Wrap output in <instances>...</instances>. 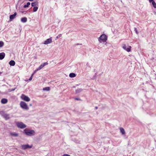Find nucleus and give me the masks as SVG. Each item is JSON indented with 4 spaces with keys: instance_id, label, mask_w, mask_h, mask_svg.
<instances>
[{
    "instance_id": "nucleus-1",
    "label": "nucleus",
    "mask_w": 156,
    "mask_h": 156,
    "mask_svg": "<svg viewBox=\"0 0 156 156\" xmlns=\"http://www.w3.org/2000/svg\"><path fill=\"white\" fill-rule=\"evenodd\" d=\"M23 132L26 135L29 136H33L35 134V132L34 130L27 129H25L24 130Z\"/></svg>"
},
{
    "instance_id": "nucleus-2",
    "label": "nucleus",
    "mask_w": 156,
    "mask_h": 156,
    "mask_svg": "<svg viewBox=\"0 0 156 156\" xmlns=\"http://www.w3.org/2000/svg\"><path fill=\"white\" fill-rule=\"evenodd\" d=\"M20 107L23 109L25 110H28L29 108L27 106V104L24 102L21 101L20 103Z\"/></svg>"
},
{
    "instance_id": "nucleus-3",
    "label": "nucleus",
    "mask_w": 156,
    "mask_h": 156,
    "mask_svg": "<svg viewBox=\"0 0 156 156\" xmlns=\"http://www.w3.org/2000/svg\"><path fill=\"white\" fill-rule=\"evenodd\" d=\"M16 125L18 128L23 129L26 127V125L22 122H18L16 123Z\"/></svg>"
},
{
    "instance_id": "nucleus-4",
    "label": "nucleus",
    "mask_w": 156,
    "mask_h": 156,
    "mask_svg": "<svg viewBox=\"0 0 156 156\" xmlns=\"http://www.w3.org/2000/svg\"><path fill=\"white\" fill-rule=\"evenodd\" d=\"M107 39L106 36L105 34H102L99 37L98 40L100 42L101 41H102L104 42L106 41Z\"/></svg>"
},
{
    "instance_id": "nucleus-5",
    "label": "nucleus",
    "mask_w": 156,
    "mask_h": 156,
    "mask_svg": "<svg viewBox=\"0 0 156 156\" xmlns=\"http://www.w3.org/2000/svg\"><path fill=\"white\" fill-rule=\"evenodd\" d=\"M122 48L127 51L129 52L131 51V46H128V47L126 46L125 44H123L122 46Z\"/></svg>"
},
{
    "instance_id": "nucleus-6",
    "label": "nucleus",
    "mask_w": 156,
    "mask_h": 156,
    "mask_svg": "<svg viewBox=\"0 0 156 156\" xmlns=\"http://www.w3.org/2000/svg\"><path fill=\"white\" fill-rule=\"evenodd\" d=\"M21 98L23 100L25 101L28 102L30 101V99L29 97L23 94L22 95Z\"/></svg>"
},
{
    "instance_id": "nucleus-7",
    "label": "nucleus",
    "mask_w": 156,
    "mask_h": 156,
    "mask_svg": "<svg viewBox=\"0 0 156 156\" xmlns=\"http://www.w3.org/2000/svg\"><path fill=\"white\" fill-rule=\"evenodd\" d=\"M23 150H25L28 148H30L32 147V145L30 146L28 144L23 145L21 146Z\"/></svg>"
},
{
    "instance_id": "nucleus-8",
    "label": "nucleus",
    "mask_w": 156,
    "mask_h": 156,
    "mask_svg": "<svg viewBox=\"0 0 156 156\" xmlns=\"http://www.w3.org/2000/svg\"><path fill=\"white\" fill-rule=\"evenodd\" d=\"M52 42V37H50L49 38L47 39L44 41V44H47L51 43Z\"/></svg>"
},
{
    "instance_id": "nucleus-9",
    "label": "nucleus",
    "mask_w": 156,
    "mask_h": 156,
    "mask_svg": "<svg viewBox=\"0 0 156 156\" xmlns=\"http://www.w3.org/2000/svg\"><path fill=\"white\" fill-rule=\"evenodd\" d=\"M48 64V62H45L41 64L40 66L37 68L39 70L42 69L44 66L47 65Z\"/></svg>"
},
{
    "instance_id": "nucleus-10",
    "label": "nucleus",
    "mask_w": 156,
    "mask_h": 156,
    "mask_svg": "<svg viewBox=\"0 0 156 156\" xmlns=\"http://www.w3.org/2000/svg\"><path fill=\"white\" fill-rule=\"evenodd\" d=\"M17 15L16 12H15L13 14L9 16V20L10 21H12L13 19H14Z\"/></svg>"
},
{
    "instance_id": "nucleus-11",
    "label": "nucleus",
    "mask_w": 156,
    "mask_h": 156,
    "mask_svg": "<svg viewBox=\"0 0 156 156\" xmlns=\"http://www.w3.org/2000/svg\"><path fill=\"white\" fill-rule=\"evenodd\" d=\"M2 115L6 120H7L9 119V115L8 114L5 113Z\"/></svg>"
},
{
    "instance_id": "nucleus-12",
    "label": "nucleus",
    "mask_w": 156,
    "mask_h": 156,
    "mask_svg": "<svg viewBox=\"0 0 156 156\" xmlns=\"http://www.w3.org/2000/svg\"><path fill=\"white\" fill-rule=\"evenodd\" d=\"M8 100L6 98H2V99L1 102L2 104H5L7 103Z\"/></svg>"
},
{
    "instance_id": "nucleus-13",
    "label": "nucleus",
    "mask_w": 156,
    "mask_h": 156,
    "mask_svg": "<svg viewBox=\"0 0 156 156\" xmlns=\"http://www.w3.org/2000/svg\"><path fill=\"white\" fill-rule=\"evenodd\" d=\"M5 54L4 52L0 53V60L3 59L5 57Z\"/></svg>"
},
{
    "instance_id": "nucleus-14",
    "label": "nucleus",
    "mask_w": 156,
    "mask_h": 156,
    "mask_svg": "<svg viewBox=\"0 0 156 156\" xmlns=\"http://www.w3.org/2000/svg\"><path fill=\"white\" fill-rule=\"evenodd\" d=\"M21 21L22 22L25 23L27 22V19L26 17H23L21 18Z\"/></svg>"
},
{
    "instance_id": "nucleus-15",
    "label": "nucleus",
    "mask_w": 156,
    "mask_h": 156,
    "mask_svg": "<svg viewBox=\"0 0 156 156\" xmlns=\"http://www.w3.org/2000/svg\"><path fill=\"white\" fill-rule=\"evenodd\" d=\"M120 132L122 135H124L125 134V132L124 129L122 127H120L119 128Z\"/></svg>"
},
{
    "instance_id": "nucleus-16",
    "label": "nucleus",
    "mask_w": 156,
    "mask_h": 156,
    "mask_svg": "<svg viewBox=\"0 0 156 156\" xmlns=\"http://www.w3.org/2000/svg\"><path fill=\"white\" fill-rule=\"evenodd\" d=\"M9 64L10 66H14L15 64V62L13 60H11L9 62Z\"/></svg>"
},
{
    "instance_id": "nucleus-17",
    "label": "nucleus",
    "mask_w": 156,
    "mask_h": 156,
    "mask_svg": "<svg viewBox=\"0 0 156 156\" xmlns=\"http://www.w3.org/2000/svg\"><path fill=\"white\" fill-rule=\"evenodd\" d=\"M76 76L75 74L73 73H71L69 74V76L71 78H73Z\"/></svg>"
},
{
    "instance_id": "nucleus-18",
    "label": "nucleus",
    "mask_w": 156,
    "mask_h": 156,
    "mask_svg": "<svg viewBox=\"0 0 156 156\" xmlns=\"http://www.w3.org/2000/svg\"><path fill=\"white\" fill-rule=\"evenodd\" d=\"M10 134L11 136L15 137L17 136L18 135V133H11Z\"/></svg>"
},
{
    "instance_id": "nucleus-19",
    "label": "nucleus",
    "mask_w": 156,
    "mask_h": 156,
    "mask_svg": "<svg viewBox=\"0 0 156 156\" xmlns=\"http://www.w3.org/2000/svg\"><path fill=\"white\" fill-rule=\"evenodd\" d=\"M37 2H35L31 3V6L33 7H35V6L38 5Z\"/></svg>"
},
{
    "instance_id": "nucleus-20",
    "label": "nucleus",
    "mask_w": 156,
    "mask_h": 156,
    "mask_svg": "<svg viewBox=\"0 0 156 156\" xmlns=\"http://www.w3.org/2000/svg\"><path fill=\"white\" fill-rule=\"evenodd\" d=\"M43 89V90H46V91H48L50 90V87H46L44 88Z\"/></svg>"
},
{
    "instance_id": "nucleus-21",
    "label": "nucleus",
    "mask_w": 156,
    "mask_h": 156,
    "mask_svg": "<svg viewBox=\"0 0 156 156\" xmlns=\"http://www.w3.org/2000/svg\"><path fill=\"white\" fill-rule=\"evenodd\" d=\"M83 90L80 88H79L76 89V93H79L80 92L82 91Z\"/></svg>"
},
{
    "instance_id": "nucleus-22",
    "label": "nucleus",
    "mask_w": 156,
    "mask_h": 156,
    "mask_svg": "<svg viewBox=\"0 0 156 156\" xmlns=\"http://www.w3.org/2000/svg\"><path fill=\"white\" fill-rule=\"evenodd\" d=\"M30 2H28L27 3V4L26 5H24L23 7L24 8L27 7L30 5Z\"/></svg>"
},
{
    "instance_id": "nucleus-23",
    "label": "nucleus",
    "mask_w": 156,
    "mask_h": 156,
    "mask_svg": "<svg viewBox=\"0 0 156 156\" xmlns=\"http://www.w3.org/2000/svg\"><path fill=\"white\" fill-rule=\"evenodd\" d=\"M152 4L154 8H156V3L154 1L152 2Z\"/></svg>"
},
{
    "instance_id": "nucleus-24",
    "label": "nucleus",
    "mask_w": 156,
    "mask_h": 156,
    "mask_svg": "<svg viewBox=\"0 0 156 156\" xmlns=\"http://www.w3.org/2000/svg\"><path fill=\"white\" fill-rule=\"evenodd\" d=\"M38 9V7H34L33 8V12H35L37 11Z\"/></svg>"
},
{
    "instance_id": "nucleus-25",
    "label": "nucleus",
    "mask_w": 156,
    "mask_h": 156,
    "mask_svg": "<svg viewBox=\"0 0 156 156\" xmlns=\"http://www.w3.org/2000/svg\"><path fill=\"white\" fill-rule=\"evenodd\" d=\"M4 45V43L2 41H0V47H2Z\"/></svg>"
},
{
    "instance_id": "nucleus-26",
    "label": "nucleus",
    "mask_w": 156,
    "mask_h": 156,
    "mask_svg": "<svg viewBox=\"0 0 156 156\" xmlns=\"http://www.w3.org/2000/svg\"><path fill=\"white\" fill-rule=\"evenodd\" d=\"M62 35L61 34H59L56 37V38L55 39V40H57V39H58L60 37H62Z\"/></svg>"
},
{
    "instance_id": "nucleus-27",
    "label": "nucleus",
    "mask_w": 156,
    "mask_h": 156,
    "mask_svg": "<svg viewBox=\"0 0 156 156\" xmlns=\"http://www.w3.org/2000/svg\"><path fill=\"white\" fill-rule=\"evenodd\" d=\"M134 31H135V32L137 34H138V31H137V29H136V27H135L134 28Z\"/></svg>"
},
{
    "instance_id": "nucleus-28",
    "label": "nucleus",
    "mask_w": 156,
    "mask_h": 156,
    "mask_svg": "<svg viewBox=\"0 0 156 156\" xmlns=\"http://www.w3.org/2000/svg\"><path fill=\"white\" fill-rule=\"evenodd\" d=\"M34 75V73H33L32 75L31 76H30V78L29 79V80L30 81L31 80H32V76H33V75Z\"/></svg>"
},
{
    "instance_id": "nucleus-29",
    "label": "nucleus",
    "mask_w": 156,
    "mask_h": 156,
    "mask_svg": "<svg viewBox=\"0 0 156 156\" xmlns=\"http://www.w3.org/2000/svg\"><path fill=\"white\" fill-rule=\"evenodd\" d=\"M39 70L37 68L35 70L33 73L35 74L37 71Z\"/></svg>"
},
{
    "instance_id": "nucleus-30",
    "label": "nucleus",
    "mask_w": 156,
    "mask_h": 156,
    "mask_svg": "<svg viewBox=\"0 0 156 156\" xmlns=\"http://www.w3.org/2000/svg\"><path fill=\"white\" fill-rule=\"evenodd\" d=\"M62 156H70V155L68 154H64Z\"/></svg>"
},
{
    "instance_id": "nucleus-31",
    "label": "nucleus",
    "mask_w": 156,
    "mask_h": 156,
    "mask_svg": "<svg viewBox=\"0 0 156 156\" xmlns=\"http://www.w3.org/2000/svg\"><path fill=\"white\" fill-rule=\"evenodd\" d=\"M154 0H149V2L150 3H151L153 2H154Z\"/></svg>"
},
{
    "instance_id": "nucleus-32",
    "label": "nucleus",
    "mask_w": 156,
    "mask_h": 156,
    "mask_svg": "<svg viewBox=\"0 0 156 156\" xmlns=\"http://www.w3.org/2000/svg\"><path fill=\"white\" fill-rule=\"evenodd\" d=\"M75 99L76 100H80V98H75Z\"/></svg>"
},
{
    "instance_id": "nucleus-33",
    "label": "nucleus",
    "mask_w": 156,
    "mask_h": 156,
    "mask_svg": "<svg viewBox=\"0 0 156 156\" xmlns=\"http://www.w3.org/2000/svg\"><path fill=\"white\" fill-rule=\"evenodd\" d=\"M98 108V107L97 106L95 107V108L96 109H97Z\"/></svg>"
},
{
    "instance_id": "nucleus-34",
    "label": "nucleus",
    "mask_w": 156,
    "mask_h": 156,
    "mask_svg": "<svg viewBox=\"0 0 156 156\" xmlns=\"http://www.w3.org/2000/svg\"><path fill=\"white\" fill-rule=\"evenodd\" d=\"M29 1H33L34 0H28Z\"/></svg>"
},
{
    "instance_id": "nucleus-35",
    "label": "nucleus",
    "mask_w": 156,
    "mask_h": 156,
    "mask_svg": "<svg viewBox=\"0 0 156 156\" xmlns=\"http://www.w3.org/2000/svg\"><path fill=\"white\" fill-rule=\"evenodd\" d=\"M96 76V73H95V76H94H94Z\"/></svg>"
},
{
    "instance_id": "nucleus-36",
    "label": "nucleus",
    "mask_w": 156,
    "mask_h": 156,
    "mask_svg": "<svg viewBox=\"0 0 156 156\" xmlns=\"http://www.w3.org/2000/svg\"><path fill=\"white\" fill-rule=\"evenodd\" d=\"M2 74V72H0V75Z\"/></svg>"
},
{
    "instance_id": "nucleus-37",
    "label": "nucleus",
    "mask_w": 156,
    "mask_h": 156,
    "mask_svg": "<svg viewBox=\"0 0 156 156\" xmlns=\"http://www.w3.org/2000/svg\"><path fill=\"white\" fill-rule=\"evenodd\" d=\"M30 106H31V104H30Z\"/></svg>"
}]
</instances>
